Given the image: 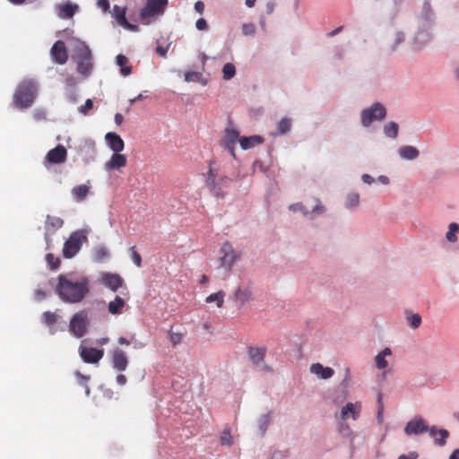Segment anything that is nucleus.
<instances>
[{"instance_id": "1", "label": "nucleus", "mask_w": 459, "mask_h": 459, "mask_svg": "<svg viewBox=\"0 0 459 459\" xmlns=\"http://www.w3.org/2000/svg\"><path fill=\"white\" fill-rule=\"evenodd\" d=\"M56 292L66 303H79L90 292V280L86 276L74 277L72 273L60 274Z\"/></svg>"}, {"instance_id": "2", "label": "nucleus", "mask_w": 459, "mask_h": 459, "mask_svg": "<svg viewBox=\"0 0 459 459\" xmlns=\"http://www.w3.org/2000/svg\"><path fill=\"white\" fill-rule=\"evenodd\" d=\"M38 93V85L32 79H25L18 85L13 95V105L17 108H30Z\"/></svg>"}, {"instance_id": "3", "label": "nucleus", "mask_w": 459, "mask_h": 459, "mask_svg": "<svg viewBox=\"0 0 459 459\" xmlns=\"http://www.w3.org/2000/svg\"><path fill=\"white\" fill-rule=\"evenodd\" d=\"M204 186L210 194L216 198H224L227 190L230 187L231 179L227 176H220L217 170L212 168L210 163L209 169L204 174Z\"/></svg>"}, {"instance_id": "4", "label": "nucleus", "mask_w": 459, "mask_h": 459, "mask_svg": "<svg viewBox=\"0 0 459 459\" xmlns=\"http://www.w3.org/2000/svg\"><path fill=\"white\" fill-rule=\"evenodd\" d=\"M168 0H147L146 5L140 12V19L143 24H149L157 17L163 15Z\"/></svg>"}, {"instance_id": "5", "label": "nucleus", "mask_w": 459, "mask_h": 459, "mask_svg": "<svg viewBox=\"0 0 459 459\" xmlns=\"http://www.w3.org/2000/svg\"><path fill=\"white\" fill-rule=\"evenodd\" d=\"M86 241L87 236L83 230H76L73 232L64 244L63 255L65 258L74 257L80 251L82 244Z\"/></svg>"}, {"instance_id": "6", "label": "nucleus", "mask_w": 459, "mask_h": 459, "mask_svg": "<svg viewBox=\"0 0 459 459\" xmlns=\"http://www.w3.org/2000/svg\"><path fill=\"white\" fill-rule=\"evenodd\" d=\"M89 326V316L86 310L75 313L69 322V332L76 338L85 335Z\"/></svg>"}, {"instance_id": "7", "label": "nucleus", "mask_w": 459, "mask_h": 459, "mask_svg": "<svg viewBox=\"0 0 459 459\" xmlns=\"http://www.w3.org/2000/svg\"><path fill=\"white\" fill-rule=\"evenodd\" d=\"M77 71L83 75L90 74L92 69V56L88 46L82 44L76 49Z\"/></svg>"}, {"instance_id": "8", "label": "nucleus", "mask_w": 459, "mask_h": 459, "mask_svg": "<svg viewBox=\"0 0 459 459\" xmlns=\"http://www.w3.org/2000/svg\"><path fill=\"white\" fill-rule=\"evenodd\" d=\"M385 108L379 103L374 104L369 108L361 112V123L364 126H368L374 120H381L385 117Z\"/></svg>"}, {"instance_id": "9", "label": "nucleus", "mask_w": 459, "mask_h": 459, "mask_svg": "<svg viewBox=\"0 0 459 459\" xmlns=\"http://www.w3.org/2000/svg\"><path fill=\"white\" fill-rule=\"evenodd\" d=\"M220 253L221 264L228 270H230L235 262L239 258V254H237L232 246L228 242L221 246Z\"/></svg>"}, {"instance_id": "10", "label": "nucleus", "mask_w": 459, "mask_h": 459, "mask_svg": "<svg viewBox=\"0 0 459 459\" xmlns=\"http://www.w3.org/2000/svg\"><path fill=\"white\" fill-rule=\"evenodd\" d=\"M240 138L239 133L234 128H226L224 136L221 142V147L226 149L233 158H236L235 146Z\"/></svg>"}, {"instance_id": "11", "label": "nucleus", "mask_w": 459, "mask_h": 459, "mask_svg": "<svg viewBox=\"0 0 459 459\" xmlns=\"http://www.w3.org/2000/svg\"><path fill=\"white\" fill-rule=\"evenodd\" d=\"M361 409L362 406L359 402L348 403L342 408L339 415H336V418L341 421H346L350 418L356 420L360 415Z\"/></svg>"}, {"instance_id": "12", "label": "nucleus", "mask_w": 459, "mask_h": 459, "mask_svg": "<svg viewBox=\"0 0 459 459\" xmlns=\"http://www.w3.org/2000/svg\"><path fill=\"white\" fill-rule=\"evenodd\" d=\"M79 353L85 363L97 364L104 356V351L96 348L79 347Z\"/></svg>"}, {"instance_id": "13", "label": "nucleus", "mask_w": 459, "mask_h": 459, "mask_svg": "<svg viewBox=\"0 0 459 459\" xmlns=\"http://www.w3.org/2000/svg\"><path fill=\"white\" fill-rule=\"evenodd\" d=\"M429 428L425 423V420L420 418H414L413 420H410L405 428L404 432L406 435H419L424 432H429Z\"/></svg>"}, {"instance_id": "14", "label": "nucleus", "mask_w": 459, "mask_h": 459, "mask_svg": "<svg viewBox=\"0 0 459 459\" xmlns=\"http://www.w3.org/2000/svg\"><path fill=\"white\" fill-rule=\"evenodd\" d=\"M66 159L67 151L62 144H58L54 149L48 151L46 156V161L50 164H62Z\"/></svg>"}, {"instance_id": "15", "label": "nucleus", "mask_w": 459, "mask_h": 459, "mask_svg": "<svg viewBox=\"0 0 459 459\" xmlns=\"http://www.w3.org/2000/svg\"><path fill=\"white\" fill-rule=\"evenodd\" d=\"M51 56L56 64L64 65L68 60V54L64 41L57 40L51 48Z\"/></svg>"}, {"instance_id": "16", "label": "nucleus", "mask_w": 459, "mask_h": 459, "mask_svg": "<svg viewBox=\"0 0 459 459\" xmlns=\"http://www.w3.org/2000/svg\"><path fill=\"white\" fill-rule=\"evenodd\" d=\"M112 365L113 368L119 372H123L126 369L128 366V359L124 351L119 348H116L112 351Z\"/></svg>"}, {"instance_id": "17", "label": "nucleus", "mask_w": 459, "mask_h": 459, "mask_svg": "<svg viewBox=\"0 0 459 459\" xmlns=\"http://www.w3.org/2000/svg\"><path fill=\"white\" fill-rule=\"evenodd\" d=\"M124 282L123 278L118 274L105 273L102 277V283L113 291H117Z\"/></svg>"}, {"instance_id": "18", "label": "nucleus", "mask_w": 459, "mask_h": 459, "mask_svg": "<svg viewBox=\"0 0 459 459\" xmlns=\"http://www.w3.org/2000/svg\"><path fill=\"white\" fill-rule=\"evenodd\" d=\"M252 296L251 288L239 286L236 290L233 295V299L235 301L238 302L239 307H243L245 304L252 300Z\"/></svg>"}, {"instance_id": "19", "label": "nucleus", "mask_w": 459, "mask_h": 459, "mask_svg": "<svg viewBox=\"0 0 459 459\" xmlns=\"http://www.w3.org/2000/svg\"><path fill=\"white\" fill-rule=\"evenodd\" d=\"M127 160L126 155L120 154L119 152H115L110 160L106 162L105 169L108 171L114 169H119L126 165Z\"/></svg>"}, {"instance_id": "20", "label": "nucleus", "mask_w": 459, "mask_h": 459, "mask_svg": "<svg viewBox=\"0 0 459 459\" xmlns=\"http://www.w3.org/2000/svg\"><path fill=\"white\" fill-rule=\"evenodd\" d=\"M107 143L114 152H120L124 150L123 139L116 133H108L105 136Z\"/></svg>"}, {"instance_id": "21", "label": "nucleus", "mask_w": 459, "mask_h": 459, "mask_svg": "<svg viewBox=\"0 0 459 459\" xmlns=\"http://www.w3.org/2000/svg\"><path fill=\"white\" fill-rule=\"evenodd\" d=\"M429 435L435 439V444L439 446H444L446 444V439L449 437V432L446 429H437L435 426L429 428Z\"/></svg>"}, {"instance_id": "22", "label": "nucleus", "mask_w": 459, "mask_h": 459, "mask_svg": "<svg viewBox=\"0 0 459 459\" xmlns=\"http://www.w3.org/2000/svg\"><path fill=\"white\" fill-rule=\"evenodd\" d=\"M266 351L265 347H249L248 355L252 363L255 366L260 365L264 359Z\"/></svg>"}, {"instance_id": "23", "label": "nucleus", "mask_w": 459, "mask_h": 459, "mask_svg": "<svg viewBox=\"0 0 459 459\" xmlns=\"http://www.w3.org/2000/svg\"><path fill=\"white\" fill-rule=\"evenodd\" d=\"M310 371H311V373L316 375L317 377H319L322 379L331 378L334 374V371L332 368L324 367L320 363L312 364L310 367Z\"/></svg>"}, {"instance_id": "24", "label": "nucleus", "mask_w": 459, "mask_h": 459, "mask_svg": "<svg viewBox=\"0 0 459 459\" xmlns=\"http://www.w3.org/2000/svg\"><path fill=\"white\" fill-rule=\"evenodd\" d=\"M239 144L243 150H247L255 147V145L261 144L264 142L263 137L259 135L253 136H241L238 139Z\"/></svg>"}, {"instance_id": "25", "label": "nucleus", "mask_w": 459, "mask_h": 459, "mask_svg": "<svg viewBox=\"0 0 459 459\" xmlns=\"http://www.w3.org/2000/svg\"><path fill=\"white\" fill-rule=\"evenodd\" d=\"M398 152L402 159L407 160H415L420 154L418 149L411 145L400 147Z\"/></svg>"}, {"instance_id": "26", "label": "nucleus", "mask_w": 459, "mask_h": 459, "mask_svg": "<svg viewBox=\"0 0 459 459\" xmlns=\"http://www.w3.org/2000/svg\"><path fill=\"white\" fill-rule=\"evenodd\" d=\"M125 306V299H122L120 296H116L114 300L108 303V310L112 315H119L122 313V309Z\"/></svg>"}, {"instance_id": "27", "label": "nucleus", "mask_w": 459, "mask_h": 459, "mask_svg": "<svg viewBox=\"0 0 459 459\" xmlns=\"http://www.w3.org/2000/svg\"><path fill=\"white\" fill-rule=\"evenodd\" d=\"M116 63L120 67V74L123 76H128L132 73V67L128 65L129 61L126 56L122 54L117 55Z\"/></svg>"}, {"instance_id": "28", "label": "nucleus", "mask_w": 459, "mask_h": 459, "mask_svg": "<svg viewBox=\"0 0 459 459\" xmlns=\"http://www.w3.org/2000/svg\"><path fill=\"white\" fill-rule=\"evenodd\" d=\"M72 195L78 202L83 201L90 192V186L83 184L74 186L72 189Z\"/></svg>"}, {"instance_id": "29", "label": "nucleus", "mask_w": 459, "mask_h": 459, "mask_svg": "<svg viewBox=\"0 0 459 459\" xmlns=\"http://www.w3.org/2000/svg\"><path fill=\"white\" fill-rule=\"evenodd\" d=\"M392 354V351L390 348H385L381 352H379L375 358L376 367L378 369H384L388 366V362L385 359L386 356H390Z\"/></svg>"}, {"instance_id": "30", "label": "nucleus", "mask_w": 459, "mask_h": 459, "mask_svg": "<svg viewBox=\"0 0 459 459\" xmlns=\"http://www.w3.org/2000/svg\"><path fill=\"white\" fill-rule=\"evenodd\" d=\"M76 9L77 5H74L68 2L58 5V14L63 18H72L74 15Z\"/></svg>"}, {"instance_id": "31", "label": "nucleus", "mask_w": 459, "mask_h": 459, "mask_svg": "<svg viewBox=\"0 0 459 459\" xmlns=\"http://www.w3.org/2000/svg\"><path fill=\"white\" fill-rule=\"evenodd\" d=\"M113 15L120 25L133 28V26L130 25L126 21L125 8L115 5L113 8Z\"/></svg>"}, {"instance_id": "32", "label": "nucleus", "mask_w": 459, "mask_h": 459, "mask_svg": "<svg viewBox=\"0 0 459 459\" xmlns=\"http://www.w3.org/2000/svg\"><path fill=\"white\" fill-rule=\"evenodd\" d=\"M61 316L54 312L46 311L42 314V322L50 329L59 321Z\"/></svg>"}, {"instance_id": "33", "label": "nucleus", "mask_w": 459, "mask_h": 459, "mask_svg": "<svg viewBox=\"0 0 459 459\" xmlns=\"http://www.w3.org/2000/svg\"><path fill=\"white\" fill-rule=\"evenodd\" d=\"M220 442L222 446H231L234 443L233 437L231 436L230 428L225 427L220 436Z\"/></svg>"}, {"instance_id": "34", "label": "nucleus", "mask_w": 459, "mask_h": 459, "mask_svg": "<svg viewBox=\"0 0 459 459\" xmlns=\"http://www.w3.org/2000/svg\"><path fill=\"white\" fill-rule=\"evenodd\" d=\"M64 224V221L59 217H54L48 215L46 220V229L47 230H57L60 229Z\"/></svg>"}, {"instance_id": "35", "label": "nucleus", "mask_w": 459, "mask_h": 459, "mask_svg": "<svg viewBox=\"0 0 459 459\" xmlns=\"http://www.w3.org/2000/svg\"><path fill=\"white\" fill-rule=\"evenodd\" d=\"M224 296H225V293L223 290H220L216 293H212L210 294L205 301L207 303H212V302H216V305H217V307H221L223 306V303H224Z\"/></svg>"}, {"instance_id": "36", "label": "nucleus", "mask_w": 459, "mask_h": 459, "mask_svg": "<svg viewBox=\"0 0 459 459\" xmlns=\"http://www.w3.org/2000/svg\"><path fill=\"white\" fill-rule=\"evenodd\" d=\"M291 128V119L289 117H283L277 124L278 134H285L290 132Z\"/></svg>"}, {"instance_id": "37", "label": "nucleus", "mask_w": 459, "mask_h": 459, "mask_svg": "<svg viewBox=\"0 0 459 459\" xmlns=\"http://www.w3.org/2000/svg\"><path fill=\"white\" fill-rule=\"evenodd\" d=\"M398 124L395 122H389L384 126L385 134L390 138H396L398 135Z\"/></svg>"}, {"instance_id": "38", "label": "nucleus", "mask_w": 459, "mask_h": 459, "mask_svg": "<svg viewBox=\"0 0 459 459\" xmlns=\"http://www.w3.org/2000/svg\"><path fill=\"white\" fill-rule=\"evenodd\" d=\"M222 74H223L224 80H230L231 78L234 77V75L236 74L235 65L231 63L225 64L222 68Z\"/></svg>"}, {"instance_id": "39", "label": "nucleus", "mask_w": 459, "mask_h": 459, "mask_svg": "<svg viewBox=\"0 0 459 459\" xmlns=\"http://www.w3.org/2000/svg\"><path fill=\"white\" fill-rule=\"evenodd\" d=\"M46 261L51 270H56L59 268L61 261L59 257L55 256L53 254L48 253L46 255Z\"/></svg>"}, {"instance_id": "40", "label": "nucleus", "mask_w": 459, "mask_h": 459, "mask_svg": "<svg viewBox=\"0 0 459 459\" xmlns=\"http://www.w3.org/2000/svg\"><path fill=\"white\" fill-rule=\"evenodd\" d=\"M459 226L457 223L453 222L449 225L448 231L446 232V239L449 242H455L457 240V237L455 233L458 231Z\"/></svg>"}, {"instance_id": "41", "label": "nucleus", "mask_w": 459, "mask_h": 459, "mask_svg": "<svg viewBox=\"0 0 459 459\" xmlns=\"http://www.w3.org/2000/svg\"><path fill=\"white\" fill-rule=\"evenodd\" d=\"M407 320L409 325L414 329L418 328L421 324V316L419 314L408 316Z\"/></svg>"}, {"instance_id": "42", "label": "nucleus", "mask_w": 459, "mask_h": 459, "mask_svg": "<svg viewBox=\"0 0 459 459\" xmlns=\"http://www.w3.org/2000/svg\"><path fill=\"white\" fill-rule=\"evenodd\" d=\"M76 377L78 378L80 385L83 386L85 388L86 394L89 395L90 394V387L88 386V381L90 380V377L83 376L80 372H76Z\"/></svg>"}, {"instance_id": "43", "label": "nucleus", "mask_w": 459, "mask_h": 459, "mask_svg": "<svg viewBox=\"0 0 459 459\" xmlns=\"http://www.w3.org/2000/svg\"><path fill=\"white\" fill-rule=\"evenodd\" d=\"M338 431L343 436V437H351L352 434V431L349 425L346 423V421H341L338 424Z\"/></svg>"}, {"instance_id": "44", "label": "nucleus", "mask_w": 459, "mask_h": 459, "mask_svg": "<svg viewBox=\"0 0 459 459\" xmlns=\"http://www.w3.org/2000/svg\"><path fill=\"white\" fill-rule=\"evenodd\" d=\"M183 338L184 334L181 333H175L173 331L169 332V341L171 342L173 347L180 343Z\"/></svg>"}, {"instance_id": "45", "label": "nucleus", "mask_w": 459, "mask_h": 459, "mask_svg": "<svg viewBox=\"0 0 459 459\" xmlns=\"http://www.w3.org/2000/svg\"><path fill=\"white\" fill-rule=\"evenodd\" d=\"M130 251H131V256H132L133 262L134 263V264L137 267H141L142 266V257H141L140 254L136 251L135 247L134 246L130 248Z\"/></svg>"}, {"instance_id": "46", "label": "nucleus", "mask_w": 459, "mask_h": 459, "mask_svg": "<svg viewBox=\"0 0 459 459\" xmlns=\"http://www.w3.org/2000/svg\"><path fill=\"white\" fill-rule=\"evenodd\" d=\"M93 108V102L91 99H88L84 105L79 107L78 110L80 113L83 114V115H88L90 110H91Z\"/></svg>"}, {"instance_id": "47", "label": "nucleus", "mask_w": 459, "mask_h": 459, "mask_svg": "<svg viewBox=\"0 0 459 459\" xmlns=\"http://www.w3.org/2000/svg\"><path fill=\"white\" fill-rule=\"evenodd\" d=\"M202 76V74L199 72H186L185 74V81L186 82H196Z\"/></svg>"}, {"instance_id": "48", "label": "nucleus", "mask_w": 459, "mask_h": 459, "mask_svg": "<svg viewBox=\"0 0 459 459\" xmlns=\"http://www.w3.org/2000/svg\"><path fill=\"white\" fill-rule=\"evenodd\" d=\"M377 403H378V409H377V420L379 422H382L383 420V411H384V404L382 402V394H377Z\"/></svg>"}, {"instance_id": "49", "label": "nucleus", "mask_w": 459, "mask_h": 459, "mask_svg": "<svg viewBox=\"0 0 459 459\" xmlns=\"http://www.w3.org/2000/svg\"><path fill=\"white\" fill-rule=\"evenodd\" d=\"M430 39V36L428 32L420 31L415 37V42L417 44H420L423 42H427Z\"/></svg>"}, {"instance_id": "50", "label": "nucleus", "mask_w": 459, "mask_h": 459, "mask_svg": "<svg viewBox=\"0 0 459 459\" xmlns=\"http://www.w3.org/2000/svg\"><path fill=\"white\" fill-rule=\"evenodd\" d=\"M255 32V27L253 23H246L242 26V33L244 35H253Z\"/></svg>"}, {"instance_id": "51", "label": "nucleus", "mask_w": 459, "mask_h": 459, "mask_svg": "<svg viewBox=\"0 0 459 459\" xmlns=\"http://www.w3.org/2000/svg\"><path fill=\"white\" fill-rule=\"evenodd\" d=\"M359 196L358 194H351L347 198V205L353 207L359 204Z\"/></svg>"}, {"instance_id": "52", "label": "nucleus", "mask_w": 459, "mask_h": 459, "mask_svg": "<svg viewBox=\"0 0 459 459\" xmlns=\"http://www.w3.org/2000/svg\"><path fill=\"white\" fill-rule=\"evenodd\" d=\"M290 210L292 212H301L305 215H307L309 213L308 211L305 208V206L301 203L293 204L290 205Z\"/></svg>"}, {"instance_id": "53", "label": "nucleus", "mask_w": 459, "mask_h": 459, "mask_svg": "<svg viewBox=\"0 0 459 459\" xmlns=\"http://www.w3.org/2000/svg\"><path fill=\"white\" fill-rule=\"evenodd\" d=\"M95 255L98 259L102 260L103 258H105L108 255V251L104 247H99L95 250Z\"/></svg>"}, {"instance_id": "54", "label": "nucleus", "mask_w": 459, "mask_h": 459, "mask_svg": "<svg viewBox=\"0 0 459 459\" xmlns=\"http://www.w3.org/2000/svg\"><path fill=\"white\" fill-rule=\"evenodd\" d=\"M270 422V414L263 415L260 419V429L263 430V432L265 431Z\"/></svg>"}, {"instance_id": "55", "label": "nucleus", "mask_w": 459, "mask_h": 459, "mask_svg": "<svg viewBox=\"0 0 459 459\" xmlns=\"http://www.w3.org/2000/svg\"><path fill=\"white\" fill-rule=\"evenodd\" d=\"M195 27L199 30H207L208 24L207 22L204 18H200L196 21Z\"/></svg>"}, {"instance_id": "56", "label": "nucleus", "mask_w": 459, "mask_h": 459, "mask_svg": "<svg viewBox=\"0 0 459 459\" xmlns=\"http://www.w3.org/2000/svg\"><path fill=\"white\" fill-rule=\"evenodd\" d=\"M403 40H404V35L402 32H396L395 39H394V46L393 47V50L395 49L397 45L403 42Z\"/></svg>"}, {"instance_id": "57", "label": "nucleus", "mask_w": 459, "mask_h": 459, "mask_svg": "<svg viewBox=\"0 0 459 459\" xmlns=\"http://www.w3.org/2000/svg\"><path fill=\"white\" fill-rule=\"evenodd\" d=\"M98 6L106 12L109 9V2L108 0H99Z\"/></svg>"}, {"instance_id": "58", "label": "nucleus", "mask_w": 459, "mask_h": 459, "mask_svg": "<svg viewBox=\"0 0 459 459\" xmlns=\"http://www.w3.org/2000/svg\"><path fill=\"white\" fill-rule=\"evenodd\" d=\"M34 118L38 121L46 119V112L44 110H36L34 112Z\"/></svg>"}, {"instance_id": "59", "label": "nucleus", "mask_w": 459, "mask_h": 459, "mask_svg": "<svg viewBox=\"0 0 459 459\" xmlns=\"http://www.w3.org/2000/svg\"><path fill=\"white\" fill-rule=\"evenodd\" d=\"M418 454L416 452H410L408 455H401L398 459H417Z\"/></svg>"}, {"instance_id": "60", "label": "nucleus", "mask_w": 459, "mask_h": 459, "mask_svg": "<svg viewBox=\"0 0 459 459\" xmlns=\"http://www.w3.org/2000/svg\"><path fill=\"white\" fill-rule=\"evenodd\" d=\"M195 10L197 13H203L204 11V2H202V1L195 2Z\"/></svg>"}, {"instance_id": "61", "label": "nucleus", "mask_w": 459, "mask_h": 459, "mask_svg": "<svg viewBox=\"0 0 459 459\" xmlns=\"http://www.w3.org/2000/svg\"><path fill=\"white\" fill-rule=\"evenodd\" d=\"M325 211V208L324 206L320 204L319 200H316V206L313 208L312 210V212H316V213H323Z\"/></svg>"}, {"instance_id": "62", "label": "nucleus", "mask_w": 459, "mask_h": 459, "mask_svg": "<svg viewBox=\"0 0 459 459\" xmlns=\"http://www.w3.org/2000/svg\"><path fill=\"white\" fill-rule=\"evenodd\" d=\"M126 377L123 374H119L117 376V383L119 385H124L126 384Z\"/></svg>"}, {"instance_id": "63", "label": "nucleus", "mask_w": 459, "mask_h": 459, "mask_svg": "<svg viewBox=\"0 0 459 459\" xmlns=\"http://www.w3.org/2000/svg\"><path fill=\"white\" fill-rule=\"evenodd\" d=\"M362 180L367 184H371L374 181L373 178L368 174L362 176Z\"/></svg>"}, {"instance_id": "64", "label": "nucleus", "mask_w": 459, "mask_h": 459, "mask_svg": "<svg viewBox=\"0 0 459 459\" xmlns=\"http://www.w3.org/2000/svg\"><path fill=\"white\" fill-rule=\"evenodd\" d=\"M449 459H459V449H455L450 455Z\"/></svg>"}]
</instances>
